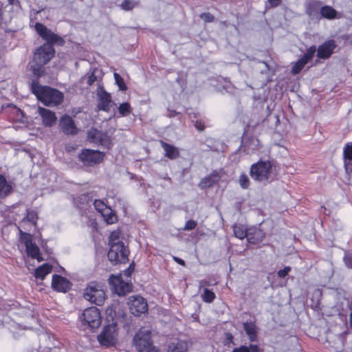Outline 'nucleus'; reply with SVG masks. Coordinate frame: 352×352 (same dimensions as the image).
I'll return each mask as SVG.
<instances>
[{
  "instance_id": "nucleus-1",
  "label": "nucleus",
  "mask_w": 352,
  "mask_h": 352,
  "mask_svg": "<svg viewBox=\"0 0 352 352\" xmlns=\"http://www.w3.org/2000/svg\"><path fill=\"white\" fill-rule=\"evenodd\" d=\"M34 28L38 34L47 41L36 49L34 54L33 60L30 63L32 73L34 76L39 77L44 74L45 65L54 56L55 50L52 45H63L64 40L42 23H36Z\"/></svg>"
},
{
  "instance_id": "nucleus-2",
  "label": "nucleus",
  "mask_w": 352,
  "mask_h": 352,
  "mask_svg": "<svg viewBox=\"0 0 352 352\" xmlns=\"http://www.w3.org/2000/svg\"><path fill=\"white\" fill-rule=\"evenodd\" d=\"M32 90L38 100L48 107H55L63 101V94L56 89L41 86L36 80L32 82Z\"/></svg>"
},
{
  "instance_id": "nucleus-3",
  "label": "nucleus",
  "mask_w": 352,
  "mask_h": 352,
  "mask_svg": "<svg viewBox=\"0 0 352 352\" xmlns=\"http://www.w3.org/2000/svg\"><path fill=\"white\" fill-rule=\"evenodd\" d=\"M250 176L253 179L264 183L273 180L275 174L271 162L259 161L252 164Z\"/></svg>"
},
{
  "instance_id": "nucleus-4",
  "label": "nucleus",
  "mask_w": 352,
  "mask_h": 352,
  "mask_svg": "<svg viewBox=\"0 0 352 352\" xmlns=\"http://www.w3.org/2000/svg\"><path fill=\"white\" fill-rule=\"evenodd\" d=\"M84 298L92 304L102 305L106 299L104 286L98 283L91 282L87 285L83 293Z\"/></svg>"
},
{
  "instance_id": "nucleus-5",
  "label": "nucleus",
  "mask_w": 352,
  "mask_h": 352,
  "mask_svg": "<svg viewBox=\"0 0 352 352\" xmlns=\"http://www.w3.org/2000/svg\"><path fill=\"white\" fill-rule=\"evenodd\" d=\"M151 331L142 328L135 334L133 342L138 352H157L151 341Z\"/></svg>"
},
{
  "instance_id": "nucleus-6",
  "label": "nucleus",
  "mask_w": 352,
  "mask_h": 352,
  "mask_svg": "<svg viewBox=\"0 0 352 352\" xmlns=\"http://www.w3.org/2000/svg\"><path fill=\"white\" fill-rule=\"evenodd\" d=\"M82 324L91 329H97L101 324V316L99 309L95 307L84 310L81 317Z\"/></svg>"
},
{
  "instance_id": "nucleus-7",
  "label": "nucleus",
  "mask_w": 352,
  "mask_h": 352,
  "mask_svg": "<svg viewBox=\"0 0 352 352\" xmlns=\"http://www.w3.org/2000/svg\"><path fill=\"white\" fill-rule=\"evenodd\" d=\"M129 250L126 248L124 243H114L110 246L107 256L111 262L115 263L128 261Z\"/></svg>"
},
{
  "instance_id": "nucleus-8",
  "label": "nucleus",
  "mask_w": 352,
  "mask_h": 352,
  "mask_svg": "<svg viewBox=\"0 0 352 352\" xmlns=\"http://www.w3.org/2000/svg\"><path fill=\"white\" fill-rule=\"evenodd\" d=\"M117 336L116 325L111 324L104 327L102 332L98 336V340L102 346H113L117 342Z\"/></svg>"
},
{
  "instance_id": "nucleus-9",
  "label": "nucleus",
  "mask_w": 352,
  "mask_h": 352,
  "mask_svg": "<svg viewBox=\"0 0 352 352\" xmlns=\"http://www.w3.org/2000/svg\"><path fill=\"white\" fill-rule=\"evenodd\" d=\"M104 157V153L97 150L83 149L79 155L80 160L84 164L93 166L100 163Z\"/></svg>"
},
{
  "instance_id": "nucleus-10",
  "label": "nucleus",
  "mask_w": 352,
  "mask_h": 352,
  "mask_svg": "<svg viewBox=\"0 0 352 352\" xmlns=\"http://www.w3.org/2000/svg\"><path fill=\"white\" fill-rule=\"evenodd\" d=\"M89 142L100 144V146L110 148L112 146L111 138L105 133L96 129H91L87 133Z\"/></svg>"
},
{
  "instance_id": "nucleus-11",
  "label": "nucleus",
  "mask_w": 352,
  "mask_h": 352,
  "mask_svg": "<svg viewBox=\"0 0 352 352\" xmlns=\"http://www.w3.org/2000/svg\"><path fill=\"white\" fill-rule=\"evenodd\" d=\"M109 285L112 289L119 296H124L131 290V285L122 278V274L118 276L111 275L109 279Z\"/></svg>"
},
{
  "instance_id": "nucleus-12",
  "label": "nucleus",
  "mask_w": 352,
  "mask_h": 352,
  "mask_svg": "<svg viewBox=\"0 0 352 352\" xmlns=\"http://www.w3.org/2000/svg\"><path fill=\"white\" fill-rule=\"evenodd\" d=\"M128 305L131 313L136 316L144 314L148 309L146 300L141 296H131L129 298Z\"/></svg>"
},
{
  "instance_id": "nucleus-13",
  "label": "nucleus",
  "mask_w": 352,
  "mask_h": 352,
  "mask_svg": "<svg viewBox=\"0 0 352 352\" xmlns=\"http://www.w3.org/2000/svg\"><path fill=\"white\" fill-rule=\"evenodd\" d=\"M21 241L24 243L25 250L28 256L37 260L41 259L39 248L32 243V235L21 231Z\"/></svg>"
},
{
  "instance_id": "nucleus-14",
  "label": "nucleus",
  "mask_w": 352,
  "mask_h": 352,
  "mask_svg": "<svg viewBox=\"0 0 352 352\" xmlns=\"http://www.w3.org/2000/svg\"><path fill=\"white\" fill-rule=\"evenodd\" d=\"M59 126L66 135H74L78 131L74 120L68 115H64L60 118Z\"/></svg>"
},
{
  "instance_id": "nucleus-15",
  "label": "nucleus",
  "mask_w": 352,
  "mask_h": 352,
  "mask_svg": "<svg viewBox=\"0 0 352 352\" xmlns=\"http://www.w3.org/2000/svg\"><path fill=\"white\" fill-rule=\"evenodd\" d=\"M71 283L66 278L58 274L53 275L52 287L55 291L65 293L71 288Z\"/></svg>"
},
{
  "instance_id": "nucleus-16",
  "label": "nucleus",
  "mask_w": 352,
  "mask_h": 352,
  "mask_svg": "<svg viewBox=\"0 0 352 352\" xmlns=\"http://www.w3.org/2000/svg\"><path fill=\"white\" fill-rule=\"evenodd\" d=\"M336 46L333 40L325 41L323 44L319 45L317 50V56L322 59L328 58L333 54Z\"/></svg>"
},
{
  "instance_id": "nucleus-17",
  "label": "nucleus",
  "mask_w": 352,
  "mask_h": 352,
  "mask_svg": "<svg viewBox=\"0 0 352 352\" xmlns=\"http://www.w3.org/2000/svg\"><path fill=\"white\" fill-rule=\"evenodd\" d=\"M37 113L41 117L43 125L47 127H51L57 120L55 113L50 109L39 107Z\"/></svg>"
},
{
  "instance_id": "nucleus-18",
  "label": "nucleus",
  "mask_w": 352,
  "mask_h": 352,
  "mask_svg": "<svg viewBox=\"0 0 352 352\" xmlns=\"http://www.w3.org/2000/svg\"><path fill=\"white\" fill-rule=\"evenodd\" d=\"M221 176V173L213 171L208 177L201 179L199 186L202 188L211 187L219 181Z\"/></svg>"
},
{
  "instance_id": "nucleus-19",
  "label": "nucleus",
  "mask_w": 352,
  "mask_h": 352,
  "mask_svg": "<svg viewBox=\"0 0 352 352\" xmlns=\"http://www.w3.org/2000/svg\"><path fill=\"white\" fill-rule=\"evenodd\" d=\"M265 237V233L256 228H249L248 241L250 243L256 244L262 241Z\"/></svg>"
},
{
  "instance_id": "nucleus-20",
  "label": "nucleus",
  "mask_w": 352,
  "mask_h": 352,
  "mask_svg": "<svg viewBox=\"0 0 352 352\" xmlns=\"http://www.w3.org/2000/svg\"><path fill=\"white\" fill-rule=\"evenodd\" d=\"M243 329L251 342L256 341L257 339V327L255 323L252 322H246L243 323Z\"/></svg>"
},
{
  "instance_id": "nucleus-21",
  "label": "nucleus",
  "mask_w": 352,
  "mask_h": 352,
  "mask_svg": "<svg viewBox=\"0 0 352 352\" xmlns=\"http://www.w3.org/2000/svg\"><path fill=\"white\" fill-rule=\"evenodd\" d=\"M100 102L99 108L104 111H109L111 103V96L105 91L101 89L98 93Z\"/></svg>"
},
{
  "instance_id": "nucleus-22",
  "label": "nucleus",
  "mask_w": 352,
  "mask_h": 352,
  "mask_svg": "<svg viewBox=\"0 0 352 352\" xmlns=\"http://www.w3.org/2000/svg\"><path fill=\"white\" fill-rule=\"evenodd\" d=\"M161 143L162 148L165 151V155L167 157L173 160L179 156V152L177 148L164 142H162Z\"/></svg>"
},
{
  "instance_id": "nucleus-23",
  "label": "nucleus",
  "mask_w": 352,
  "mask_h": 352,
  "mask_svg": "<svg viewBox=\"0 0 352 352\" xmlns=\"http://www.w3.org/2000/svg\"><path fill=\"white\" fill-rule=\"evenodd\" d=\"M188 349V344L184 341L171 342L168 346V352H186Z\"/></svg>"
},
{
  "instance_id": "nucleus-24",
  "label": "nucleus",
  "mask_w": 352,
  "mask_h": 352,
  "mask_svg": "<svg viewBox=\"0 0 352 352\" xmlns=\"http://www.w3.org/2000/svg\"><path fill=\"white\" fill-rule=\"evenodd\" d=\"M52 271V266L47 264H43L42 266L35 270L34 275L38 279L43 280L46 275Z\"/></svg>"
},
{
  "instance_id": "nucleus-25",
  "label": "nucleus",
  "mask_w": 352,
  "mask_h": 352,
  "mask_svg": "<svg viewBox=\"0 0 352 352\" xmlns=\"http://www.w3.org/2000/svg\"><path fill=\"white\" fill-rule=\"evenodd\" d=\"M233 231L236 237L239 239H243L244 238L248 239V235L249 234V229H247L243 225L238 224L234 225L233 227Z\"/></svg>"
},
{
  "instance_id": "nucleus-26",
  "label": "nucleus",
  "mask_w": 352,
  "mask_h": 352,
  "mask_svg": "<svg viewBox=\"0 0 352 352\" xmlns=\"http://www.w3.org/2000/svg\"><path fill=\"white\" fill-rule=\"evenodd\" d=\"M101 214L108 224L113 223L117 221L116 214L109 207H108Z\"/></svg>"
},
{
  "instance_id": "nucleus-27",
  "label": "nucleus",
  "mask_w": 352,
  "mask_h": 352,
  "mask_svg": "<svg viewBox=\"0 0 352 352\" xmlns=\"http://www.w3.org/2000/svg\"><path fill=\"white\" fill-rule=\"evenodd\" d=\"M320 14L324 18L333 19L336 16V11L330 6H324L320 9Z\"/></svg>"
},
{
  "instance_id": "nucleus-28",
  "label": "nucleus",
  "mask_w": 352,
  "mask_h": 352,
  "mask_svg": "<svg viewBox=\"0 0 352 352\" xmlns=\"http://www.w3.org/2000/svg\"><path fill=\"white\" fill-rule=\"evenodd\" d=\"M121 231L120 230H114L111 232L109 238V245H114V243H124L120 241Z\"/></svg>"
},
{
  "instance_id": "nucleus-29",
  "label": "nucleus",
  "mask_w": 352,
  "mask_h": 352,
  "mask_svg": "<svg viewBox=\"0 0 352 352\" xmlns=\"http://www.w3.org/2000/svg\"><path fill=\"white\" fill-rule=\"evenodd\" d=\"M12 190L10 185L8 184L6 178L0 175V192L7 195Z\"/></svg>"
},
{
  "instance_id": "nucleus-30",
  "label": "nucleus",
  "mask_w": 352,
  "mask_h": 352,
  "mask_svg": "<svg viewBox=\"0 0 352 352\" xmlns=\"http://www.w3.org/2000/svg\"><path fill=\"white\" fill-rule=\"evenodd\" d=\"M38 219V216L36 212L33 210H28L27 212L26 217L23 219L22 223H25L28 221L31 223L32 225L36 224V221Z\"/></svg>"
},
{
  "instance_id": "nucleus-31",
  "label": "nucleus",
  "mask_w": 352,
  "mask_h": 352,
  "mask_svg": "<svg viewBox=\"0 0 352 352\" xmlns=\"http://www.w3.org/2000/svg\"><path fill=\"white\" fill-rule=\"evenodd\" d=\"M202 299L206 302H212L215 298V294L207 288L204 289V294H201Z\"/></svg>"
},
{
  "instance_id": "nucleus-32",
  "label": "nucleus",
  "mask_w": 352,
  "mask_h": 352,
  "mask_svg": "<svg viewBox=\"0 0 352 352\" xmlns=\"http://www.w3.org/2000/svg\"><path fill=\"white\" fill-rule=\"evenodd\" d=\"M131 111V107L128 102L120 104L118 107V112L122 116L129 115Z\"/></svg>"
},
{
  "instance_id": "nucleus-33",
  "label": "nucleus",
  "mask_w": 352,
  "mask_h": 352,
  "mask_svg": "<svg viewBox=\"0 0 352 352\" xmlns=\"http://www.w3.org/2000/svg\"><path fill=\"white\" fill-rule=\"evenodd\" d=\"M307 63L302 58L299 59L292 67V73L294 75L298 74L302 69Z\"/></svg>"
},
{
  "instance_id": "nucleus-34",
  "label": "nucleus",
  "mask_w": 352,
  "mask_h": 352,
  "mask_svg": "<svg viewBox=\"0 0 352 352\" xmlns=\"http://www.w3.org/2000/svg\"><path fill=\"white\" fill-rule=\"evenodd\" d=\"M316 52V47L315 45L311 46L306 53L302 56L301 58L302 60H304L307 63L312 59V58L314 56V54Z\"/></svg>"
},
{
  "instance_id": "nucleus-35",
  "label": "nucleus",
  "mask_w": 352,
  "mask_h": 352,
  "mask_svg": "<svg viewBox=\"0 0 352 352\" xmlns=\"http://www.w3.org/2000/svg\"><path fill=\"white\" fill-rule=\"evenodd\" d=\"M95 208L102 214L108 208V206L101 200L96 199L94 202Z\"/></svg>"
},
{
  "instance_id": "nucleus-36",
  "label": "nucleus",
  "mask_w": 352,
  "mask_h": 352,
  "mask_svg": "<svg viewBox=\"0 0 352 352\" xmlns=\"http://www.w3.org/2000/svg\"><path fill=\"white\" fill-rule=\"evenodd\" d=\"M113 76L116 83L119 87V89L122 91H125L126 89V86L124 84L122 78L117 73H114Z\"/></svg>"
},
{
  "instance_id": "nucleus-37",
  "label": "nucleus",
  "mask_w": 352,
  "mask_h": 352,
  "mask_svg": "<svg viewBox=\"0 0 352 352\" xmlns=\"http://www.w3.org/2000/svg\"><path fill=\"white\" fill-rule=\"evenodd\" d=\"M344 157L345 160L352 162V147L349 143L346 144L344 148Z\"/></svg>"
},
{
  "instance_id": "nucleus-38",
  "label": "nucleus",
  "mask_w": 352,
  "mask_h": 352,
  "mask_svg": "<svg viewBox=\"0 0 352 352\" xmlns=\"http://www.w3.org/2000/svg\"><path fill=\"white\" fill-rule=\"evenodd\" d=\"M136 5L137 3L134 1L124 0L121 4V7L124 10H130L133 9Z\"/></svg>"
},
{
  "instance_id": "nucleus-39",
  "label": "nucleus",
  "mask_w": 352,
  "mask_h": 352,
  "mask_svg": "<svg viewBox=\"0 0 352 352\" xmlns=\"http://www.w3.org/2000/svg\"><path fill=\"white\" fill-rule=\"evenodd\" d=\"M239 184L241 188L246 189L249 187L250 181L248 176L245 174H241L239 180Z\"/></svg>"
},
{
  "instance_id": "nucleus-40",
  "label": "nucleus",
  "mask_w": 352,
  "mask_h": 352,
  "mask_svg": "<svg viewBox=\"0 0 352 352\" xmlns=\"http://www.w3.org/2000/svg\"><path fill=\"white\" fill-rule=\"evenodd\" d=\"M197 222L194 220H188L186 221L184 230H192L197 226Z\"/></svg>"
},
{
  "instance_id": "nucleus-41",
  "label": "nucleus",
  "mask_w": 352,
  "mask_h": 352,
  "mask_svg": "<svg viewBox=\"0 0 352 352\" xmlns=\"http://www.w3.org/2000/svg\"><path fill=\"white\" fill-rule=\"evenodd\" d=\"M290 271H291V267H285L284 269L280 270L278 272V276L280 278H284V277H285L288 274V273Z\"/></svg>"
},
{
  "instance_id": "nucleus-42",
  "label": "nucleus",
  "mask_w": 352,
  "mask_h": 352,
  "mask_svg": "<svg viewBox=\"0 0 352 352\" xmlns=\"http://www.w3.org/2000/svg\"><path fill=\"white\" fill-rule=\"evenodd\" d=\"M225 340H224V344L225 345H229L231 342H232L233 340V336L231 333L227 332L225 334Z\"/></svg>"
},
{
  "instance_id": "nucleus-43",
  "label": "nucleus",
  "mask_w": 352,
  "mask_h": 352,
  "mask_svg": "<svg viewBox=\"0 0 352 352\" xmlns=\"http://www.w3.org/2000/svg\"><path fill=\"white\" fill-rule=\"evenodd\" d=\"M97 80V78L94 74V72H92L88 77H87V84L89 85H91Z\"/></svg>"
},
{
  "instance_id": "nucleus-44",
  "label": "nucleus",
  "mask_w": 352,
  "mask_h": 352,
  "mask_svg": "<svg viewBox=\"0 0 352 352\" xmlns=\"http://www.w3.org/2000/svg\"><path fill=\"white\" fill-rule=\"evenodd\" d=\"M201 18L206 22H210L213 19V16L210 13H204L201 15Z\"/></svg>"
},
{
  "instance_id": "nucleus-45",
  "label": "nucleus",
  "mask_w": 352,
  "mask_h": 352,
  "mask_svg": "<svg viewBox=\"0 0 352 352\" xmlns=\"http://www.w3.org/2000/svg\"><path fill=\"white\" fill-rule=\"evenodd\" d=\"M345 265L350 268H352V254L344 257Z\"/></svg>"
},
{
  "instance_id": "nucleus-46",
  "label": "nucleus",
  "mask_w": 352,
  "mask_h": 352,
  "mask_svg": "<svg viewBox=\"0 0 352 352\" xmlns=\"http://www.w3.org/2000/svg\"><path fill=\"white\" fill-rule=\"evenodd\" d=\"M232 352H250L249 347L245 346H242L239 348L234 349Z\"/></svg>"
},
{
  "instance_id": "nucleus-47",
  "label": "nucleus",
  "mask_w": 352,
  "mask_h": 352,
  "mask_svg": "<svg viewBox=\"0 0 352 352\" xmlns=\"http://www.w3.org/2000/svg\"><path fill=\"white\" fill-rule=\"evenodd\" d=\"M209 285H210V283L207 280H206V279L201 280L199 282V289H201V287H206V286H209Z\"/></svg>"
},
{
  "instance_id": "nucleus-48",
  "label": "nucleus",
  "mask_w": 352,
  "mask_h": 352,
  "mask_svg": "<svg viewBox=\"0 0 352 352\" xmlns=\"http://www.w3.org/2000/svg\"><path fill=\"white\" fill-rule=\"evenodd\" d=\"M281 2V0H269V3L271 6V7H276L278 6Z\"/></svg>"
},
{
  "instance_id": "nucleus-49",
  "label": "nucleus",
  "mask_w": 352,
  "mask_h": 352,
  "mask_svg": "<svg viewBox=\"0 0 352 352\" xmlns=\"http://www.w3.org/2000/svg\"><path fill=\"white\" fill-rule=\"evenodd\" d=\"M250 352H260L259 348L257 345L250 344L248 346Z\"/></svg>"
},
{
  "instance_id": "nucleus-50",
  "label": "nucleus",
  "mask_w": 352,
  "mask_h": 352,
  "mask_svg": "<svg viewBox=\"0 0 352 352\" xmlns=\"http://www.w3.org/2000/svg\"><path fill=\"white\" fill-rule=\"evenodd\" d=\"M195 126H196V128H197L199 131H204V128H205V126H204V124H202L201 122H199H199H196V124H195Z\"/></svg>"
},
{
  "instance_id": "nucleus-51",
  "label": "nucleus",
  "mask_w": 352,
  "mask_h": 352,
  "mask_svg": "<svg viewBox=\"0 0 352 352\" xmlns=\"http://www.w3.org/2000/svg\"><path fill=\"white\" fill-rule=\"evenodd\" d=\"M173 259L179 265H185V261L184 260H182V258H177V257H175L174 256L173 257Z\"/></svg>"
},
{
  "instance_id": "nucleus-52",
  "label": "nucleus",
  "mask_w": 352,
  "mask_h": 352,
  "mask_svg": "<svg viewBox=\"0 0 352 352\" xmlns=\"http://www.w3.org/2000/svg\"><path fill=\"white\" fill-rule=\"evenodd\" d=\"M131 274V270L129 268L128 270H125L124 272V275L126 276L127 278L130 276Z\"/></svg>"
},
{
  "instance_id": "nucleus-53",
  "label": "nucleus",
  "mask_w": 352,
  "mask_h": 352,
  "mask_svg": "<svg viewBox=\"0 0 352 352\" xmlns=\"http://www.w3.org/2000/svg\"><path fill=\"white\" fill-rule=\"evenodd\" d=\"M9 3L11 4V5H14L15 3V0H8Z\"/></svg>"
},
{
  "instance_id": "nucleus-54",
  "label": "nucleus",
  "mask_w": 352,
  "mask_h": 352,
  "mask_svg": "<svg viewBox=\"0 0 352 352\" xmlns=\"http://www.w3.org/2000/svg\"><path fill=\"white\" fill-rule=\"evenodd\" d=\"M349 320H350V324L352 326V312L350 314V318H349Z\"/></svg>"
},
{
  "instance_id": "nucleus-55",
  "label": "nucleus",
  "mask_w": 352,
  "mask_h": 352,
  "mask_svg": "<svg viewBox=\"0 0 352 352\" xmlns=\"http://www.w3.org/2000/svg\"><path fill=\"white\" fill-rule=\"evenodd\" d=\"M255 141H256V145H257V144H258V140H256Z\"/></svg>"
},
{
  "instance_id": "nucleus-56",
  "label": "nucleus",
  "mask_w": 352,
  "mask_h": 352,
  "mask_svg": "<svg viewBox=\"0 0 352 352\" xmlns=\"http://www.w3.org/2000/svg\"><path fill=\"white\" fill-rule=\"evenodd\" d=\"M349 145L352 147V143H349Z\"/></svg>"
}]
</instances>
